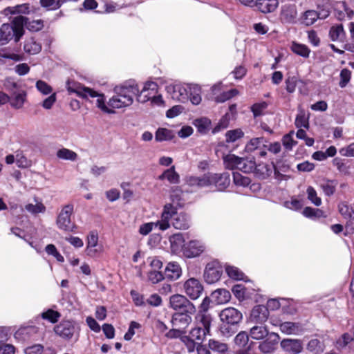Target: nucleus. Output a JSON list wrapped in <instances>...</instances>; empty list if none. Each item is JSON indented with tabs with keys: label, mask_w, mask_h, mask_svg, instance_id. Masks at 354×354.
<instances>
[{
	"label": "nucleus",
	"mask_w": 354,
	"mask_h": 354,
	"mask_svg": "<svg viewBox=\"0 0 354 354\" xmlns=\"http://www.w3.org/2000/svg\"><path fill=\"white\" fill-rule=\"evenodd\" d=\"M212 186H214L217 191H225L230 184V175L228 172L221 174L211 173Z\"/></svg>",
	"instance_id": "18"
},
{
	"label": "nucleus",
	"mask_w": 354,
	"mask_h": 354,
	"mask_svg": "<svg viewBox=\"0 0 354 354\" xmlns=\"http://www.w3.org/2000/svg\"><path fill=\"white\" fill-rule=\"evenodd\" d=\"M182 274V269L179 263L177 262H169L167 263L163 273L164 279H167L169 281L178 279Z\"/></svg>",
	"instance_id": "23"
},
{
	"label": "nucleus",
	"mask_w": 354,
	"mask_h": 354,
	"mask_svg": "<svg viewBox=\"0 0 354 354\" xmlns=\"http://www.w3.org/2000/svg\"><path fill=\"white\" fill-rule=\"evenodd\" d=\"M45 251L48 255L54 257L58 262L62 263L64 261V257L58 252L55 245H47L45 248Z\"/></svg>",
	"instance_id": "53"
},
{
	"label": "nucleus",
	"mask_w": 354,
	"mask_h": 354,
	"mask_svg": "<svg viewBox=\"0 0 354 354\" xmlns=\"http://www.w3.org/2000/svg\"><path fill=\"white\" fill-rule=\"evenodd\" d=\"M258 10L267 14L274 12L279 6L278 0H256L254 3Z\"/></svg>",
	"instance_id": "24"
},
{
	"label": "nucleus",
	"mask_w": 354,
	"mask_h": 354,
	"mask_svg": "<svg viewBox=\"0 0 354 354\" xmlns=\"http://www.w3.org/2000/svg\"><path fill=\"white\" fill-rule=\"evenodd\" d=\"M26 92L21 91L18 93L14 92L10 97H9L8 102L12 107L19 109H21L25 101L26 100Z\"/></svg>",
	"instance_id": "29"
},
{
	"label": "nucleus",
	"mask_w": 354,
	"mask_h": 354,
	"mask_svg": "<svg viewBox=\"0 0 354 354\" xmlns=\"http://www.w3.org/2000/svg\"><path fill=\"white\" fill-rule=\"evenodd\" d=\"M290 48L294 53L304 58H308L310 53V49L306 45L296 41L292 43Z\"/></svg>",
	"instance_id": "39"
},
{
	"label": "nucleus",
	"mask_w": 354,
	"mask_h": 354,
	"mask_svg": "<svg viewBox=\"0 0 354 354\" xmlns=\"http://www.w3.org/2000/svg\"><path fill=\"white\" fill-rule=\"evenodd\" d=\"M268 104L266 102L254 103L250 107V110L254 118L259 117L263 114V111L268 108Z\"/></svg>",
	"instance_id": "50"
},
{
	"label": "nucleus",
	"mask_w": 354,
	"mask_h": 354,
	"mask_svg": "<svg viewBox=\"0 0 354 354\" xmlns=\"http://www.w3.org/2000/svg\"><path fill=\"white\" fill-rule=\"evenodd\" d=\"M270 335L267 326L264 324L255 325L250 330V337L256 340L263 339Z\"/></svg>",
	"instance_id": "28"
},
{
	"label": "nucleus",
	"mask_w": 354,
	"mask_h": 354,
	"mask_svg": "<svg viewBox=\"0 0 354 354\" xmlns=\"http://www.w3.org/2000/svg\"><path fill=\"white\" fill-rule=\"evenodd\" d=\"M317 10H316V12L318 18L320 19H325L330 14L331 5L329 1L323 2L317 5Z\"/></svg>",
	"instance_id": "43"
},
{
	"label": "nucleus",
	"mask_w": 354,
	"mask_h": 354,
	"mask_svg": "<svg viewBox=\"0 0 354 354\" xmlns=\"http://www.w3.org/2000/svg\"><path fill=\"white\" fill-rule=\"evenodd\" d=\"M167 90L174 100L183 102L187 99V89L180 84L168 86Z\"/></svg>",
	"instance_id": "25"
},
{
	"label": "nucleus",
	"mask_w": 354,
	"mask_h": 354,
	"mask_svg": "<svg viewBox=\"0 0 354 354\" xmlns=\"http://www.w3.org/2000/svg\"><path fill=\"white\" fill-rule=\"evenodd\" d=\"M44 351V346L40 344H37L26 348L24 353L26 354H41Z\"/></svg>",
	"instance_id": "64"
},
{
	"label": "nucleus",
	"mask_w": 354,
	"mask_h": 354,
	"mask_svg": "<svg viewBox=\"0 0 354 354\" xmlns=\"http://www.w3.org/2000/svg\"><path fill=\"white\" fill-rule=\"evenodd\" d=\"M322 212L319 209H314L311 207H306L302 214L304 216L310 218L319 217Z\"/></svg>",
	"instance_id": "62"
},
{
	"label": "nucleus",
	"mask_w": 354,
	"mask_h": 354,
	"mask_svg": "<svg viewBox=\"0 0 354 354\" xmlns=\"http://www.w3.org/2000/svg\"><path fill=\"white\" fill-rule=\"evenodd\" d=\"M172 219V225L178 230H187L190 226V221L188 214L185 212H177V207L171 203L164 205L161 214V220L157 221L159 229L162 231L167 230L170 227L169 221Z\"/></svg>",
	"instance_id": "2"
},
{
	"label": "nucleus",
	"mask_w": 354,
	"mask_h": 354,
	"mask_svg": "<svg viewBox=\"0 0 354 354\" xmlns=\"http://www.w3.org/2000/svg\"><path fill=\"white\" fill-rule=\"evenodd\" d=\"M339 77L340 81L339 82V86L341 88H344L351 80V71L348 68H343L340 72Z\"/></svg>",
	"instance_id": "54"
},
{
	"label": "nucleus",
	"mask_w": 354,
	"mask_h": 354,
	"mask_svg": "<svg viewBox=\"0 0 354 354\" xmlns=\"http://www.w3.org/2000/svg\"><path fill=\"white\" fill-rule=\"evenodd\" d=\"M239 93V91L236 88H232L227 91H223L220 95L215 97V101L218 103L224 102L228 100H230L233 97L236 96Z\"/></svg>",
	"instance_id": "48"
},
{
	"label": "nucleus",
	"mask_w": 354,
	"mask_h": 354,
	"mask_svg": "<svg viewBox=\"0 0 354 354\" xmlns=\"http://www.w3.org/2000/svg\"><path fill=\"white\" fill-rule=\"evenodd\" d=\"M295 124L296 127L299 129L304 127L308 129L309 128L308 118L306 117L304 113L301 112L297 115Z\"/></svg>",
	"instance_id": "55"
},
{
	"label": "nucleus",
	"mask_w": 354,
	"mask_h": 354,
	"mask_svg": "<svg viewBox=\"0 0 354 354\" xmlns=\"http://www.w3.org/2000/svg\"><path fill=\"white\" fill-rule=\"evenodd\" d=\"M61 313L53 309L49 308L41 313V317L51 324H56L60 319Z\"/></svg>",
	"instance_id": "41"
},
{
	"label": "nucleus",
	"mask_w": 354,
	"mask_h": 354,
	"mask_svg": "<svg viewBox=\"0 0 354 354\" xmlns=\"http://www.w3.org/2000/svg\"><path fill=\"white\" fill-rule=\"evenodd\" d=\"M233 181L237 186L247 187L250 184L251 179L236 171L233 172Z\"/></svg>",
	"instance_id": "49"
},
{
	"label": "nucleus",
	"mask_w": 354,
	"mask_h": 354,
	"mask_svg": "<svg viewBox=\"0 0 354 354\" xmlns=\"http://www.w3.org/2000/svg\"><path fill=\"white\" fill-rule=\"evenodd\" d=\"M272 165L261 162L257 164L254 168L253 174L255 177L261 180H265L271 176L272 173Z\"/></svg>",
	"instance_id": "26"
},
{
	"label": "nucleus",
	"mask_w": 354,
	"mask_h": 354,
	"mask_svg": "<svg viewBox=\"0 0 354 354\" xmlns=\"http://www.w3.org/2000/svg\"><path fill=\"white\" fill-rule=\"evenodd\" d=\"M330 39L333 41H344L346 38V32L342 24L332 26L328 33Z\"/></svg>",
	"instance_id": "30"
},
{
	"label": "nucleus",
	"mask_w": 354,
	"mask_h": 354,
	"mask_svg": "<svg viewBox=\"0 0 354 354\" xmlns=\"http://www.w3.org/2000/svg\"><path fill=\"white\" fill-rule=\"evenodd\" d=\"M205 250V247L197 240H192L182 246L181 252L186 258H195L199 257Z\"/></svg>",
	"instance_id": "14"
},
{
	"label": "nucleus",
	"mask_w": 354,
	"mask_h": 354,
	"mask_svg": "<svg viewBox=\"0 0 354 354\" xmlns=\"http://www.w3.org/2000/svg\"><path fill=\"white\" fill-rule=\"evenodd\" d=\"M158 85L154 82H147L141 91L136 94L137 100L140 103H145L151 101L154 95L157 94Z\"/></svg>",
	"instance_id": "16"
},
{
	"label": "nucleus",
	"mask_w": 354,
	"mask_h": 354,
	"mask_svg": "<svg viewBox=\"0 0 354 354\" xmlns=\"http://www.w3.org/2000/svg\"><path fill=\"white\" fill-rule=\"evenodd\" d=\"M241 157L229 153L223 157L224 167L229 170L238 169Z\"/></svg>",
	"instance_id": "33"
},
{
	"label": "nucleus",
	"mask_w": 354,
	"mask_h": 354,
	"mask_svg": "<svg viewBox=\"0 0 354 354\" xmlns=\"http://www.w3.org/2000/svg\"><path fill=\"white\" fill-rule=\"evenodd\" d=\"M57 157L59 159L75 161L77 158V154L75 151L66 148H62L57 151Z\"/></svg>",
	"instance_id": "44"
},
{
	"label": "nucleus",
	"mask_w": 354,
	"mask_h": 354,
	"mask_svg": "<svg viewBox=\"0 0 354 354\" xmlns=\"http://www.w3.org/2000/svg\"><path fill=\"white\" fill-rule=\"evenodd\" d=\"M292 131L286 134L282 138V143L285 149L288 151L292 150V147L297 143L292 138Z\"/></svg>",
	"instance_id": "60"
},
{
	"label": "nucleus",
	"mask_w": 354,
	"mask_h": 354,
	"mask_svg": "<svg viewBox=\"0 0 354 354\" xmlns=\"http://www.w3.org/2000/svg\"><path fill=\"white\" fill-rule=\"evenodd\" d=\"M184 289L186 294L192 299H198L203 292V286L199 280L190 278L184 283Z\"/></svg>",
	"instance_id": "17"
},
{
	"label": "nucleus",
	"mask_w": 354,
	"mask_h": 354,
	"mask_svg": "<svg viewBox=\"0 0 354 354\" xmlns=\"http://www.w3.org/2000/svg\"><path fill=\"white\" fill-rule=\"evenodd\" d=\"M169 240L171 242V247H173V248L175 245H176L177 247H178V246L182 247L184 243H187V242H185L184 236H183V234H181V233L174 234L173 236H171L170 237Z\"/></svg>",
	"instance_id": "63"
},
{
	"label": "nucleus",
	"mask_w": 354,
	"mask_h": 354,
	"mask_svg": "<svg viewBox=\"0 0 354 354\" xmlns=\"http://www.w3.org/2000/svg\"><path fill=\"white\" fill-rule=\"evenodd\" d=\"M279 329L286 335H299L304 331L303 325L299 322H285L281 323Z\"/></svg>",
	"instance_id": "22"
},
{
	"label": "nucleus",
	"mask_w": 354,
	"mask_h": 354,
	"mask_svg": "<svg viewBox=\"0 0 354 354\" xmlns=\"http://www.w3.org/2000/svg\"><path fill=\"white\" fill-rule=\"evenodd\" d=\"M26 20L27 17L24 16H18L14 19L12 24L11 25L12 28V31L10 32L12 39L14 38L15 42H18L21 38V37L24 35V26H25L24 24H26Z\"/></svg>",
	"instance_id": "21"
},
{
	"label": "nucleus",
	"mask_w": 354,
	"mask_h": 354,
	"mask_svg": "<svg viewBox=\"0 0 354 354\" xmlns=\"http://www.w3.org/2000/svg\"><path fill=\"white\" fill-rule=\"evenodd\" d=\"M25 209L28 212L35 214H38V213L44 212L46 209V207L41 203H38L35 205H33L31 203L27 204L25 206Z\"/></svg>",
	"instance_id": "61"
},
{
	"label": "nucleus",
	"mask_w": 354,
	"mask_h": 354,
	"mask_svg": "<svg viewBox=\"0 0 354 354\" xmlns=\"http://www.w3.org/2000/svg\"><path fill=\"white\" fill-rule=\"evenodd\" d=\"M56 335L64 341L77 339L80 327L78 323L72 319H64L53 328Z\"/></svg>",
	"instance_id": "6"
},
{
	"label": "nucleus",
	"mask_w": 354,
	"mask_h": 354,
	"mask_svg": "<svg viewBox=\"0 0 354 354\" xmlns=\"http://www.w3.org/2000/svg\"><path fill=\"white\" fill-rule=\"evenodd\" d=\"M208 347L213 351H216L218 353L221 352H227L228 346L225 343L221 342L214 339H210L208 342Z\"/></svg>",
	"instance_id": "45"
},
{
	"label": "nucleus",
	"mask_w": 354,
	"mask_h": 354,
	"mask_svg": "<svg viewBox=\"0 0 354 354\" xmlns=\"http://www.w3.org/2000/svg\"><path fill=\"white\" fill-rule=\"evenodd\" d=\"M308 194V199L311 201L316 206H319L322 204V200L317 196V192L314 187L309 186L306 190Z\"/></svg>",
	"instance_id": "56"
},
{
	"label": "nucleus",
	"mask_w": 354,
	"mask_h": 354,
	"mask_svg": "<svg viewBox=\"0 0 354 354\" xmlns=\"http://www.w3.org/2000/svg\"><path fill=\"white\" fill-rule=\"evenodd\" d=\"M221 324L219 331L223 336L230 337L234 335L243 319L242 313L234 307L223 309L219 315Z\"/></svg>",
	"instance_id": "3"
},
{
	"label": "nucleus",
	"mask_w": 354,
	"mask_h": 354,
	"mask_svg": "<svg viewBox=\"0 0 354 354\" xmlns=\"http://www.w3.org/2000/svg\"><path fill=\"white\" fill-rule=\"evenodd\" d=\"M283 351L290 354H299L303 351V342L299 339H283L280 343Z\"/></svg>",
	"instance_id": "20"
},
{
	"label": "nucleus",
	"mask_w": 354,
	"mask_h": 354,
	"mask_svg": "<svg viewBox=\"0 0 354 354\" xmlns=\"http://www.w3.org/2000/svg\"><path fill=\"white\" fill-rule=\"evenodd\" d=\"M24 50L29 55H36L41 50V44L34 37L27 38L24 41Z\"/></svg>",
	"instance_id": "31"
},
{
	"label": "nucleus",
	"mask_w": 354,
	"mask_h": 354,
	"mask_svg": "<svg viewBox=\"0 0 354 354\" xmlns=\"http://www.w3.org/2000/svg\"><path fill=\"white\" fill-rule=\"evenodd\" d=\"M12 28L11 24H3L0 28V46L8 44L11 39V32Z\"/></svg>",
	"instance_id": "38"
},
{
	"label": "nucleus",
	"mask_w": 354,
	"mask_h": 354,
	"mask_svg": "<svg viewBox=\"0 0 354 354\" xmlns=\"http://www.w3.org/2000/svg\"><path fill=\"white\" fill-rule=\"evenodd\" d=\"M195 314H187L183 313H174L171 319L172 328L166 333L165 337L168 339H180L192 322V316Z\"/></svg>",
	"instance_id": "5"
},
{
	"label": "nucleus",
	"mask_w": 354,
	"mask_h": 354,
	"mask_svg": "<svg viewBox=\"0 0 354 354\" xmlns=\"http://www.w3.org/2000/svg\"><path fill=\"white\" fill-rule=\"evenodd\" d=\"M158 179L163 180L167 179L171 184H178L180 182V176L175 171V167L172 166L169 169H166L158 176Z\"/></svg>",
	"instance_id": "35"
},
{
	"label": "nucleus",
	"mask_w": 354,
	"mask_h": 354,
	"mask_svg": "<svg viewBox=\"0 0 354 354\" xmlns=\"http://www.w3.org/2000/svg\"><path fill=\"white\" fill-rule=\"evenodd\" d=\"M249 336L245 331H241L236 335L234 344L237 354H255L256 343L250 341Z\"/></svg>",
	"instance_id": "9"
},
{
	"label": "nucleus",
	"mask_w": 354,
	"mask_h": 354,
	"mask_svg": "<svg viewBox=\"0 0 354 354\" xmlns=\"http://www.w3.org/2000/svg\"><path fill=\"white\" fill-rule=\"evenodd\" d=\"M279 339L277 333H271L259 343L258 348L263 354H272L277 350Z\"/></svg>",
	"instance_id": "15"
},
{
	"label": "nucleus",
	"mask_w": 354,
	"mask_h": 354,
	"mask_svg": "<svg viewBox=\"0 0 354 354\" xmlns=\"http://www.w3.org/2000/svg\"><path fill=\"white\" fill-rule=\"evenodd\" d=\"M212 297L217 304H223L230 300L231 293L226 289L220 288L214 290Z\"/></svg>",
	"instance_id": "34"
},
{
	"label": "nucleus",
	"mask_w": 354,
	"mask_h": 354,
	"mask_svg": "<svg viewBox=\"0 0 354 354\" xmlns=\"http://www.w3.org/2000/svg\"><path fill=\"white\" fill-rule=\"evenodd\" d=\"M30 12V6L28 3L17 5L15 6H8L4 8L3 14L8 15H13L17 14L28 15Z\"/></svg>",
	"instance_id": "27"
},
{
	"label": "nucleus",
	"mask_w": 354,
	"mask_h": 354,
	"mask_svg": "<svg viewBox=\"0 0 354 354\" xmlns=\"http://www.w3.org/2000/svg\"><path fill=\"white\" fill-rule=\"evenodd\" d=\"M68 91L70 93H76L77 96L82 98L97 97L96 100L97 106L103 112L107 113H114L115 111L108 108L105 104L104 95L103 94H98L95 91L86 86H78L75 88L68 87Z\"/></svg>",
	"instance_id": "7"
},
{
	"label": "nucleus",
	"mask_w": 354,
	"mask_h": 354,
	"mask_svg": "<svg viewBox=\"0 0 354 354\" xmlns=\"http://www.w3.org/2000/svg\"><path fill=\"white\" fill-rule=\"evenodd\" d=\"M337 185L336 180H328L326 183L322 185V188L326 196H330L335 194Z\"/></svg>",
	"instance_id": "52"
},
{
	"label": "nucleus",
	"mask_w": 354,
	"mask_h": 354,
	"mask_svg": "<svg viewBox=\"0 0 354 354\" xmlns=\"http://www.w3.org/2000/svg\"><path fill=\"white\" fill-rule=\"evenodd\" d=\"M169 306L174 313L195 314L196 309L194 304L185 296L176 294L169 297Z\"/></svg>",
	"instance_id": "8"
},
{
	"label": "nucleus",
	"mask_w": 354,
	"mask_h": 354,
	"mask_svg": "<svg viewBox=\"0 0 354 354\" xmlns=\"http://www.w3.org/2000/svg\"><path fill=\"white\" fill-rule=\"evenodd\" d=\"M0 57L2 58L10 59L15 62H19L24 59V54H17L7 52L4 50L0 51Z\"/></svg>",
	"instance_id": "59"
},
{
	"label": "nucleus",
	"mask_w": 354,
	"mask_h": 354,
	"mask_svg": "<svg viewBox=\"0 0 354 354\" xmlns=\"http://www.w3.org/2000/svg\"><path fill=\"white\" fill-rule=\"evenodd\" d=\"M306 348L313 354H322L325 348L324 342L318 339H312L307 344Z\"/></svg>",
	"instance_id": "40"
},
{
	"label": "nucleus",
	"mask_w": 354,
	"mask_h": 354,
	"mask_svg": "<svg viewBox=\"0 0 354 354\" xmlns=\"http://www.w3.org/2000/svg\"><path fill=\"white\" fill-rule=\"evenodd\" d=\"M225 272L228 277L234 280L239 281L243 279L244 273L235 266H226Z\"/></svg>",
	"instance_id": "46"
},
{
	"label": "nucleus",
	"mask_w": 354,
	"mask_h": 354,
	"mask_svg": "<svg viewBox=\"0 0 354 354\" xmlns=\"http://www.w3.org/2000/svg\"><path fill=\"white\" fill-rule=\"evenodd\" d=\"M263 138H255L250 140V141L247 144L246 149L248 151H252L258 149L261 147V145L266 147L263 145Z\"/></svg>",
	"instance_id": "58"
},
{
	"label": "nucleus",
	"mask_w": 354,
	"mask_h": 354,
	"mask_svg": "<svg viewBox=\"0 0 354 354\" xmlns=\"http://www.w3.org/2000/svg\"><path fill=\"white\" fill-rule=\"evenodd\" d=\"M193 124L197 129L198 132L201 134H206L210 129L211 120L207 118H201L194 120Z\"/></svg>",
	"instance_id": "37"
},
{
	"label": "nucleus",
	"mask_w": 354,
	"mask_h": 354,
	"mask_svg": "<svg viewBox=\"0 0 354 354\" xmlns=\"http://www.w3.org/2000/svg\"><path fill=\"white\" fill-rule=\"evenodd\" d=\"M244 136V133L240 129H236L234 130H230L227 131L225 134L226 142H234L237 140L243 138Z\"/></svg>",
	"instance_id": "51"
},
{
	"label": "nucleus",
	"mask_w": 354,
	"mask_h": 354,
	"mask_svg": "<svg viewBox=\"0 0 354 354\" xmlns=\"http://www.w3.org/2000/svg\"><path fill=\"white\" fill-rule=\"evenodd\" d=\"M212 318L209 314L200 311L195 317V325L185 333L179 339L185 345L189 353L195 351L196 344H201L207 335H210Z\"/></svg>",
	"instance_id": "1"
},
{
	"label": "nucleus",
	"mask_w": 354,
	"mask_h": 354,
	"mask_svg": "<svg viewBox=\"0 0 354 354\" xmlns=\"http://www.w3.org/2000/svg\"><path fill=\"white\" fill-rule=\"evenodd\" d=\"M150 270L147 272V279L149 282L156 284L164 279L163 272L160 270L162 268V262L157 257L147 258Z\"/></svg>",
	"instance_id": "10"
},
{
	"label": "nucleus",
	"mask_w": 354,
	"mask_h": 354,
	"mask_svg": "<svg viewBox=\"0 0 354 354\" xmlns=\"http://www.w3.org/2000/svg\"><path fill=\"white\" fill-rule=\"evenodd\" d=\"M174 137L173 131L166 128L158 129L155 134L156 140L158 142L171 140Z\"/></svg>",
	"instance_id": "42"
},
{
	"label": "nucleus",
	"mask_w": 354,
	"mask_h": 354,
	"mask_svg": "<svg viewBox=\"0 0 354 354\" xmlns=\"http://www.w3.org/2000/svg\"><path fill=\"white\" fill-rule=\"evenodd\" d=\"M255 160L254 158L241 157L238 169L243 173H252L255 168Z\"/></svg>",
	"instance_id": "36"
},
{
	"label": "nucleus",
	"mask_w": 354,
	"mask_h": 354,
	"mask_svg": "<svg viewBox=\"0 0 354 354\" xmlns=\"http://www.w3.org/2000/svg\"><path fill=\"white\" fill-rule=\"evenodd\" d=\"M279 21L283 24H295L299 21L297 6L294 3L284 4L279 12Z\"/></svg>",
	"instance_id": "12"
},
{
	"label": "nucleus",
	"mask_w": 354,
	"mask_h": 354,
	"mask_svg": "<svg viewBox=\"0 0 354 354\" xmlns=\"http://www.w3.org/2000/svg\"><path fill=\"white\" fill-rule=\"evenodd\" d=\"M318 19L316 10H308L301 13L298 21L302 25L310 26L314 24Z\"/></svg>",
	"instance_id": "32"
},
{
	"label": "nucleus",
	"mask_w": 354,
	"mask_h": 354,
	"mask_svg": "<svg viewBox=\"0 0 354 354\" xmlns=\"http://www.w3.org/2000/svg\"><path fill=\"white\" fill-rule=\"evenodd\" d=\"M223 271V267L220 263L218 261H212L205 266L204 279L209 284L214 283L221 279Z\"/></svg>",
	"instance_id": "13"
},
{
	"label": "nucleus",
	"mask_w": 354,
	"mask_h": 354,
	"mask_svg": "<svg viewBox=\"0 0 354 354\" xmlns=\"http://www.w3.org/2000/svg\"><path fill=\"white\" fill-rule=\"evenodd\" d=\"M26 28L31 32H37L41 30L44 28V21L41 19L30 21L27 17Z\"/></svg>",
	"instance_id": "47"
},
{
	"label": "nucleus",
	"mask_w": 354,
	"mask_h": 354,
	"mask_svg": "<svg viewBox=\"0 0 354 354\" xmlns=\"http://www.w3.org/2000/svg\"><path fill=\"white\" fill-rule=\"evenodd\" d=\"M269 310L267 306L264 305H256L253 307L250 313V320L252 322L264 324L269 317Z\"/></svg>",
	"instance_id": "19"
},
{
	"label": "nucleus",
	"mask_w": 354,
	"mask_h": 354,
	"mask_svg": "<svg viewBox=\"0 0 354 354\" xmlns=\"http://www.w3.org/2000/svg\"><path fill=\"white\" fill-rule=\"evenodd\" d=\"M298 82V78L295 76H290L286 79V90L289 93H292L295 91Z\"/></svg>",
	"instance_id": "57"
},
{
	"label": "nucleus",
	"mask_w": 354,
	"mask_h": 354,
	"mask_svg": "<svg viewBox=\"0 0 354 354\" xmlns=\"http://www.w3.org/2000/svg\"><path fill=\"white\" fill-rule=\"evenodd\" d=\"M73 212V205L68 204L65 205L57 218V225L62 230L67 232H73L75 225L71 222V215Z\"/></svg>",
	"instance_id": "11"
},
{
	"label": "nucleus",
	"mask_w": 354,
	"mask_h": 354,
	"mask_svg": "<svg viewBox=\"0 0 354 354\" xmlns=\"http://www.w3.org/2000/svg\"><path fill=\"white\" fill-rule=\"evenodd\" d=\"M114 91L115 95L109 100L108 104L113 109H120L132 104L133 97L138 94L139 88L134 82H129L115 86Z\"/></svg>",
	"instance_id": "4"
}]
</instances>
